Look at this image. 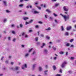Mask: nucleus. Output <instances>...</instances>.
Returning <instances> with one entry per match:
<instances>
[{
    "instance_id": "41",
    "label": "nucleus",
    "mask_w": 76,
    "mask_h": 76,
    "mask_svg": "<svg viewBox=\"0 0 76 76\" xmlns=\"http://www.w3.org/2000/svg\"><path fill=\"white\" fill-rule=\"evenodd\" d=\"M37 8H38V9L39 10H41V7H37Z\"/></svg>"
},
{
    "instance_id": "3",
    "label": "nucleus",
    "mask_w": 76,
    "mask_h": 76,
    "mask_svg": "<svg viewBox=\"0 0 76 76\" xmlns=\"http://www.w3.org/2000/svg\"><path fill=\"white\" fill-rule=\"evenodd\" d=\"M63 9L65 11V12H68L69 9L67 8V7L66 6H64L63 7Z\"/></svg>"
},
{
    "instance_id": "27",
    "label": "nucleus",
    "mask_w": 76,
    "mask_h": 76,
    "mask_svg": "<svg viewBox=\"0 0 76 76\" xmlns=\"http://www.w3.org/2000/svg\"><path fill=\"white\" fill-rule=\"evenodd\" d=\"M46 12H48V13H51V11H50L49 10L47 9L46 10Z\"/></svg>"
},
{
    "instance_id": "56",
    "label": "nucleus",
    "mask_w": 76,
    "mask_h": 76,
    "mask_svg": "<svg viewBox=\"0 0 76 76\" xmlns=\"http://www.w3.org/2000/svg\"><path fill=\"white\" fill-rule=\"evenodd\" d=\"M11 37H8V39L9 41H10Z\"/></svg>"
},
{
    "instance_id": "62",
    "label": "nucleus",
    "mask_w": 76,
    "mask_h": 76,
    "mask_svg": "<svg viewBox=\"0 0 76 76\" xmlns=\"http://www.w3.org/2000/svg\"><path fill=\"white\" fill-rule=\"evenodd\" d=\"M24 14L25 15H27V12H24Z\"/></svg>"
},
{
    "instance_id": "24",
    "label": "nucleus",
    "mask_w": 76,
    "mask_h": 76,
    "mask_svg": "<svg viewBox=\"0 0 76 76\" xmlns=\"http://www.w3.org/2000/svg\"><path fill=\"white\" fill-rule=\"evenodd\" d=\"M59 4H55V7H57L58 6H59Z\"/></svg>"
},
{
    "instance_id": "26",
    "label": "nucleus",
    "mask_w": 76,
    "mask_h": 76,
    "mask_svg": "<svg viewBox=\"0 0 76 76\" xmlns=\"http://www.w3.org/2000/svg\"><path fill=\"white\" fill-rule=\"evenodd\" d=\"M34 13L36 14L37 13L38 14V13H39V12H37V11H35L34 12Z\"/></svg>"
},
{
    "instance_id": "51",
    "label": "nucleus",
    "mask_w": 76,
    "mask_h": 76,
    "mask_svg": "<svg viewBox=\"0 0 76 76\" xmlns=\"http://www.w3.org/2000/svg\"><path fill=\"white\" fill-rule=\"evenodd\" d=\"M53 58L55 60H57V57H54Z\"/></svg>"
},
{
    "instance_id": "8",
    "label": "nucleus",
    "mask_w": 76,
    "mask_h": 76,
    "mask_svg": "<svg viewBox=\"0 0 76 76\" xmlns=\"http://www.w3.org/2000/svg\"><path fill=\"white\" fill-rule=\"evenodd\" d=\"M29 56V54L28 53H27L25 54L24 57L25 58H26L28 57Z\"/></svg>"
},
{
    "instance_id": "9",
    "label": "nucleus",
    "mask_w": 76,
    "mask_h": 76,
    "mask_svg": "<svg viewBox=\"0 0 76 76\" xmlns=\"http://www.w3.org/2000/svg\"><path fill=\"white\" fill-rule=\"evenodd\" d=\"M36 54H37V53H36L35 51H33L31 53L32 56H34V55H36Z\"/></svg>"
},
{
    "instance_id": "28",
    "label": "nucleus",
    "mask_w": 76,
    "mask_h": 76,
    "mask_svg": "<svg viewBox=\"0 0 76 76\" xmlns=\"http://www.w3.org/2000/svg\"><path fill=\"white\" fill-rule=\"evenodd\" d=\"M53 15L54 16H55V17H57V16H58V15L56 14V13H53Z\"/></svg>"
},
{
    "instance_id": "47",
    "label": "nucleus",
    "mask_w": 76,
    "mask_h": 76,
    "mask_svg": "<svg viewBox=\"0 0 76 76\" xmlns=\"http://www.w3.org/2000/svg\"><path fill=\"white\" fill-rule=\"evenodd\" d=\"M16 40V39L14 38L13 39L12 41H13V42H15Z\"/></svg>"
},
{
    "instance_id": "34",
    "label": "nucleus",
    "mask_w": 76,
    "mask_h": 76,
    "mask_svg": "<svg viewBox=\"0 0 76 76\" xmlns=\"http://www.w3.org/2000/svg\"><path fill=\"white\" fill-rule=\"evenodd\" d=\"M5 63L6 64H9V61L7 60L5 61Z\"/></svg>"
},
{
    "instance_id": "1",
    "label": "nucleus",
    "mask_w": 76,
    "mask_h": 76,
    "mask_svg": "<svg viewBox=\"0 0 76 76\" xmlns=\"http://www.w3.org/2000/svg\"><path fill=\"white\" fill-rule=\"evenodd\" d=\"M60 15H61V16H62V17H63L65 21H66L67 19H69V15H67V16L66 15H64L61 13L60 14Z\"/></svg>"
},
{
    "instance_id": "33",
    "label": "nucleus",
    "mask_w": 76,
    "mask_h": 76,
    "mask_svg": "<svg viewBox=\"0 0 76 76\" xmlns=\"http://www.w3.org/2000/svg\"><path fill=\"white\" fill-rule=\"evenodd\" d=\"M45 67L46 69H48V65H45Z\"/></svg>"
},
{
    "instance_id": "7",
    "label": "nucleus",
    "mask_w": 76,
    "mask_h": 76,
    "mask_svg": "<svg viewBox=\"0 0 76 76\" xmlns=\"http://www.w3.org/2000/svg\"><path fill=\"white\" fill-rule=\"evenodd\" d=\"M43 52L45 54H48V51L47 49H44L43 50Z\"/></svg>"
},
{
    "instance_id": "10",
    "label": "nucleus",
    "mask_w": 76,
    "mask_h": 76,
    "mask_svg": "<svg viewBox=\"0 0 76 76\" xmlns=\"http://www.w3.org/2000/svg\"><path fill=\"white\" fill-rule=\"evenodd\" d=\"M72 27L71 26H69V27H67L66 28V30L67 31H69V30H70L72 28Z\"/></svg>"
},
{
    "instance_id": "20",
    "label": "nucleus",
    "mask_w": 76,
    "mask_h": 76,
    "mask_svg": "<svg viewBox=\"0 0 76 76\" xmlns=\"http://www.w3.org/2000/svg\"><path fill=\"white\" fill-rule=\"evenodd\" d=\"M23 26V25L22 24H20V27L21 28H22Z\"/></svg>"
},
{
    "instance_id": "37",
    "label": "nucleus",
    "mask_w": 76,
    "mask_h": 76,
    "mask_svg": "<svg viewBox=\"0 0 76 76\" xmlns=\"http://www.w3.org/2000/svg\"><path fill=\"white\" fill-rule=\"evenodd\" d=\"M26 34V32H24L22 33V35L23 36H24V35H25Z\"/></svg>"
},
{
    "instance_id": "14",
    "label": "nucleus",
    "mask_w": 76,
    "mask_h": 76,
    "mask_svg": "<svg viewBox=\"0 0 76 76\" xmlns=\"http://www.w3.org/2000/svg\"><path fill=\"white\" fill-rule=\"evenodd\" d=\"M61 31H64V28L63 27V26H61Z\"/></svg>"
},
{
    "instance_id": "6",
    "label": "nucleus",
    "mask_w": 76,
    "mask_h": 76,
    "mask_svg": "<svg viewBox=\"0 0 76 76\" xmlns=\"http://www.w3.org/2000/svg\"><path fill=\"white\" fill-rule=\"evenodd\" d=\"M3 3L5 7H6V6H7V1H3Z\"/></svg>"
},
{
    "instance_id": "40",
    "label": "nucleus",
    "mask_w": 76,
    "mask_h": 76,
    "mask_svg": "<svg viewBox=\"0 0 76 76\" xmlns=\"http://www.w3.org/2000/svg\"><path fill=\"white\" fill-rule=\"evenodd\" d=\"M6 69V68L5 67H4L2 68V70H5Z\"/></svg>"
},
{
    "instance_id": "38",
    "label": "nucleus",
    "mask_w": 76,
    "mask_h": 76,
    "mask_svg": "<svg viewBox=\"0 0 76 76\" xmlns=\"http://www.w3.org/2000/svg\"><path fill=\"white\" fill-rule=\"evenodd\" d=\"M54 21L56 23H58V22L57 21V20L55 19L54 20Z\"/></svg>"
},
{
    "instance_id": "32",
    "label": "nucleus",
    "mask_w": 76,
    "mask_h": 76,
    "mask_svg": "<svg viewBox=\"0 0 76 76\" xmlns=\"http://www.w3.org/2000/svg\"><path fill=\"white\" fill-rule=\"evenodd\" d=\"M12 34H16V32H15V31H12Z\"/></svg>"
},
{
    "instance_id": "50",
    "label": "nucleus",
    "mask_w": 76,
    "mask_h": 76,
    "mask_svg": "<svg viewBox=\"0 0 76 76\" xmlns=\"http://www.w3.org/2000/svg\"><path fill=\"white\" fill-rule=\"evenodd\" d=\"M18 12H19V13H21V12H22V10H19L18 11Z\"/></svg>"
},
{
    "instance_id": "11",
    "label": "nucleus",
    "mask_w": 76,
    "mask_h": 76,
    "mask_svg": "<svg viewBox=\"0 0 76 76\" xmlns=\"http://www.w3.org/2000/svg\"><path fill=\"white\" fill-rule=\"evenodd\" d=\"M39 72H41L42 70V68L41 66L39 67Z\"/></svg>"
},
{
    "instance_id": "21",
    "label": "nucleus",
    "mask_w": 76,
    "mask_h": 76,
    "mask_svg": "<svg viewBox=\"0 0 76 76\" xmlns=\"http://www.w3.org/2000/svg\"><path fill=\"white\" fill-rule=\"evenodd\" d=\"M48 19L50 20H53V18L52 17H50L48 18Z\"/></svg>"
},
{
    "instance_id": "49",
    "label": "nucleus",
    "mask_w": 76,
    "mask_h": 76,
    "mask_svg": "<svg viewBox=\"0 0 76 76\" xmlns=\"http://www.w3.org/2000/svg\"><path fill=\"white\" fill-rule=\"evenodd\" d=\"M56 76H61V75L59 74H57L55 75Z\"/></svg>"
},
{
    "instance_id": "63",
    "label": "nucleus",
    "mask_w": 76,
    "mask_h": 76,
    "mask_svg": "<svg viewBox=\"0 0 76 76\" xmlns=\"http://www.w3.org/2000/svg\"><path fill=\"white\" fill-rule=\"evenodd\" d=\"M37 45H39L40 44V42H37Z\"/></svg>"
},
{
    "instance_id": "18",
    "label": "nucleus",
    "mask_w": 76,
    "mask_h": 76,
    "mask_svg": "<svg viewBox=\"0 0 76 76\" xmlns=\"http://www.w3.org/2000/svg\"><path fill=\"white\" fill-rule=\"evenodd\" d=\"M36 65H37V64H33V69H34L35 68V66H36Z\"/></svg>"
},
{
    "instance_id": "23",
    "label": "nucleus",
    "mask_w": 76,
    "mask_h": 76,
    "mask_svg": "<svg viewBox=\"0 0 76 76\" xmlns=\"http://www.w3.org/2000/svg\"><path fill=\"white\" fill-rule=\"evenodd\" d=\"M11 26L12 28H14L15 26V25L13 24H12Z\"/></svg>"
},
{
    "instance_id": "59",
    "label": "nucleus",
    "mask_w": 76,
    "mask_h": 76,
    "mask_svg": "<svg viewBox=\"0 0 76 76\" xmlns=\"http://www.w3.org/2000/svg\"><path fill=\"white\" fill-rule=\"evenodd\" d=\"M13 64H14V62H11V64L12 65H13Z\"/></svg>"
},
{
    "instance_id": "25",
    "label": "nucleus",
    "mask_w": 76,
    "mask_h": 76,
    "mask_svg": "<svg viewBox=\"0 0 76 76\" xmlns=\"http://www.w3.org/2000/svg\"><path fill=\"white\" fill-rule=\"evenodd\" d=\"M59 53H60V54H64V53L63 52V51H61L59 52Z\"/></svg>"
},
{
    "instance_id": "22",
    "label": "nucleus",
    "mask_w": 76,
    "mask_h": 76,
    "mask_svg": "<svg viewBox=\"0 0 76 76\" xmlns=\"http://www.w3.org/2000/svg\"><path fill=\"white\" fill-rule=\"evenodd\" d=\"M74 41V39H70L69 40V41L70 42H73V41Z\"/></svg>"
},
{
    "instance_id": "44",
    "label": "nucleus",
    "mask_w": 76,
    "mask_h": 76,
    "mask_svg": "<svg viewBox=\"0 0 76 76\" xmlns=\"http://www.w3.org/2000/svg\"><path fill=\"white\" fill-rule=\"evenodd\" d=\"M35 40L36 41H38V37H36L35 38Z\"/></svg>"
},
{
    "instance_id": "15",
    "label": "nucleus",
    "mask_w": 76,
    "mask_h": 76,
    "mask_svg": "<svg viewBox=\"0 0 76 76\" xmlns=\"http://www.w3.org/2000/svg\"><path fill=\"white\" fill-rule=\"evenodd\" d=\"M64 35L65 36H68L69 33H68V32H66L65 33Z\"/></svg>"
},
{
    "instance_id": "54",
    "label": "nucleus",
    "mask_w": 76,
    "mask_h": 76,
    "mask_svg": "<svg viewBox=\"0 0 76 76\" xmlns=\"http://www.w3.org/2000/svg\"><path fill=\"white\" fill-rule=\"evenodd\" d=\"M39 23H40V24H42V23H42V22L41 21H39Z\"/></svg>"
},
{
    "instance_id": "5",
    "label": "nucleus",
    "mask_w": 76,
    "mask_h": 76,
    "mask_svg": "<svg viewBox=\"0 0 76 76\" xmlns=\"http://www.w3.org/2000/svg\"><path fill=\"white\" fill-rule=\"evenodd\" d=\"M22 69L24 70L25 69V68H27V64H25L23 65L22 66Z\"/></svg>"
},
{
    "instance_id": "48",
    "label": "nucleus",
    "mask_w": 76,
    "mask_h": 76,
    "mask_svg": "<svg viewBox=\"0 0 76 76\" xmlns=\"http://www.w3.org/2000/svg\"><path fill=\"white\" fill-rule=\"evenodd\" d=\"M68 73H69L71 74L72 73V72L71 71H69L68 72Z\"/></svg>"
},
{
    "instance_id": "46",
    "label": "nucleus",
    "mask_w": 76,
    "mask_h": 76,
    "mask_svg": "<svg viewBox=\"0 0 76 76\" xmlns=\"http://www.w3.org/2000/svg\"><path fill=\"white\" fill-rule=\"evenodd\" d=\"M29 24V22H26L25 23V25H28V24Z\"/></svg>"
},
{
    "instance_id": "4",
    "label": "nucleus",
    "mask_w": 76,
    "mask_h": 76,
    "mask_svg": "<svg viewBox=\"0 0 76 76\" xmlns=\"http://www.w3.org/2000/svg\"><path fill=\"white\" fill-rule=\"evenodd\" d=\"M67 64V62H64L61 65V67L62 68H63L64 67H65L66 64Z\"/></svg>"
},
{
    "instance_id": "31",
    "label": "nucleus",
    "mask_w": 76,
    "mask_h": 76,
    "mask_svg": "<svg viewBox=\"0 0 76 76\" xmlns=\"http://www.w3.org/2000/svg\"><path fill=\"white\" fill-rule=\"evenodd\" d=\"M45 19H47V18H48V15H45Z\"/></svg>"
},
{
    "instance_id": "52",
    "label": "nucleus",
    "mask_w": 76,
    "mask_h": 76,
    "mask_svg": "<svg viewBox=\"0 0 76 76\" xmlns=\"http://www.w3.org/2000/svg\"><path fill=\"white\" fill-rule=\"evenodd\" d=\"M33 31V30H29V32H32Z\"/></svg>"
},
{
    "instance_id": "30",
    "label": "nucleus",
    "mask_w": 76,
    "mask_h": 76,
    "mask_svg": "<svg viewBox=\"0 0 76 76\" xmlns=\"http://www.w3.org/2000/svg\"><path fill=\"white\" fill-rule=\"evenodd\" d=\"M33 20H30V21H29V23H32V22H33Z\"/></svg>"
},
{
    "instance_id": "13",
    "label": "nucleus",
    "mask_w": 76,
    "mask_h": 76,
    "mask_svg": "<svg viewBox=\"0 0 76 76\" xmlns=\"http://www.w3.org/2000/svg\"><path fill=\"white\" fill-rule=\"evenodd\" d=\"M7 18H5L3 20V22H4V23H6V22H7Z\"/></svg>"
},
{
    "instance_id": "39",
    "label": "nucleus",
    "mask_w": 76,
    "mask_h": 76,
    "mask_svg": "<svg viewBox=\"0 0 76 76\" xmlns=\"http://www.w3.org/2000/svg\"><path fill=\"white\" fill-rule=\"evenodd\" d=\"M25 38H28V35L27 34H26L25 35Z\"/></svg>"
},
{
    "instance_id": "2",
    "label": "nucleus",
    "mask_w": 76,
    "mask_h": 76,
    "mask_svg": "<svg viewBox=\"0 0 76 76\" xmlns=\"http://www.w3.org/2000/svg\"><path fill=\"white\" fill-rule=\"evenodd\" d=\"M11 69H12V70H13L14 71H15V70H18L19 69H20V67L19 66H16L15 67V69H13V67H11L10 68Z\"/></svg>"
},
{
    "instance_id": "12",
    "label": "nucleus",
    "mask_w": 76,
    "mask_h": 76,
    "mask_svg": "<svg viewBox=\"0 0 76 76\" xmlns=\"http://www.w3.org/2000/svg\"><path fill=\"white\" fill-rule=\"evenodd\" d=\"M23 19L24 20H26L27 19H29V18L24 17L23 18Z\"/></svg>"
},
{
    "instance_id": "19",
    "label": "nucleus",
    "mask_w": 76,
    "mask_h": 76,
    "mask_svg": "<svg viewBox=\"0 0 76 76\" xmlns=\"http://www.w3.org/2000/svg\"><path fill=\"white\" fill-rule=\"evenodd\" d=\"M53 69L54 70H55L56 69H57V68H56V66H55L54 65L53 66Z\"/></svg>"
},
{
    "instance_id": "36",
    "label": "nucleus",
    "mask_w": 76,
    "mask_h": 76,
    "mask_svg": "<svg viewBox=\"0 0 76 76\" xmlns=\"http://www.w3.org/2000/svg\"><path fill=\"white\" fill-rule=\"evenodd\" d=\"M6 13H10V11L8 10H6Z\"/></svg>"
},
{
    "instance_id": "45",
    "label": "nucleus",
    "mask_w": 76,
    "mask_h": 76,
    "mask_svg": "<svg viewBox=\"0 0 76 76\" xmlns=\"http://www.w3.org/2000/svg\"><path fill=\"white\" fill-rule=\"evenodd\" d=\"M32 50V49H31L29 50V51H28V53H30V52H31Z\"/></svg>"
},
{
    "instance_id": "64",
    "label": "nucleus",
    "mask_w": 76,
    "mask_h": 76,
    "mask_svg": "<svg viewBox=\"0 0 76 76\" xmlns=\"http://www.w3.org/2000/svg\"><path fill=\"white\" fill-rule=\"evenodd\" d=\"M46 7V5L45 4H44V5H43V7Z\"/></svg>"
},
{
    "instance_id": "17",
    "label": "nucleus",
    "mask_w": 76,
    "mask_h": 76,
    "mask_svg": "<svg viewBox=\"0 0 76 76\" xmlns=\"http://www.w3.org/2000/svg\"><path fill=\"white\" fill-rule=\"evenodd\" d=\"M75 58L74 57H71L70 58V60H72V61H73V60H75Z\"/></svg>"
},
{
    "instance_id": "29",
    "label": "nucleus",
    "mask_w": 76,
    "mask_h": 76,
    "mask_svg": "<svg viewBox=\"0 0 76 76\" xmlns=\"http://www.w3.org/2000/svg\"><path fill=\"white\" fill-rule=\"evenodd\" d=\"M23 4H21L19 5V7H23Z\"/></svg>"
},
{
    "instance_id": "55",
    "label": "nucleus",
    "mask_w": 76,
    "mask_h": 76,
    "mask_svg": "<svg viewBox=\"0 0 76 76\" xmlns=\"http://www.w3.org/2000/svg\"><path fill=\"white\" fill-rule=\"evenodd\" d=\"M39 27V26L38 25H36L35 26V28H38Z\"/></svg>"
},
{
    "instance_id": "57",
    "label": "nucleus",
    "mask_w": 76,
    "mask_h": 76,
    "mask_svg": "<svg viewBox=\"0 0 76 76\" xmlns=\"http://www.w3.org/2000/svg\"><path fill=\"white\" fill-rule=\"evenodd\" d=\"M57 42H60V39H58L57 40Z\"/></svg>"
},
{
    "instance_id": "35",
    "label": "nucleus",
    "mask_w": 76,
    "mask_h": 76,
    "mask_svg": "<svg viewBox=\"0 0 76 76\" xmlns=\"http://www.w3.org/2000/svg\"><path fill=\"white\" fill-rule=\"evenodd\" d=\"M45 44L44 43H43L42 44V46H41V48H43V47H44V46H45Z\"/></svg>"
},
{
    "instance_id": "42",
    "label": "nucleus",
    "mask_w": 76,
    "mask_h": 76,
    "mask_svg": "<svg viewBox=\"0 0 76 76\" xmlns=\"http://www.w3.org/2000/svg\"><path fill=\"white\" fill-rule=\"evenodd\" d=\"M46 38H47L48 39H50V37L48 36H47L46 37Z\"/></svg>"
},
{
    "instance_id": "43",
    "label": "nucleus",
    "mask_w": 76,
    "mask_h": 76,
    "mask_svg": "<svg viewBox=\"0 0 76 76\" xmlns=\"http://www.w3.org/2000/svg\"><path fill=\"white\" fill-rule=\"evenodd\" d=\"M53 50H54L55 51H56V48H55L54 47H53Z\"/></svg>"
},
{
    "instance_id": "61",
    "label": "nucleus",
    "mask_w": 76,
    "mask_h": 76,
    "mask_svg": "<svg viewBox=\"0 0 76 76\" xmlns=\"http://www.w3.org/2000/svg\"><path fill=\"white\" fill-rule=\"evenodd\" d=\"M52 1H53V2H54V1H57V0H51Z\"/></svg>"
},
{
    "instance_id": "60",
    "label": "nucleus",
    "mask_w": 76,
    "mask_h": 76,
    "mask_svg": "<svg viewBox=\"0 0 76 76\" xmlns=\"http://www.w3.org/2000/svg\"><path fill=\"white\" fill-rule=\"evenodd\" d=\"M20 73V71H19L17 72L16 73L17 74H19Z\"/></svg>"
},
{
    "instance_id": "58",
    "label": "nucleus",
    "mask_w": 76,
    "mask_h": 76,
    "mask_svg": "<svg viewBox=\"0 0 76 76\" xmlns=\"http://www.w3.org/2000/svg\"><path fill=\"white\" fill-rule=\"evenodd\" d=\"M60 73H62V69H60Z\"/></svg>"
},
{
    "instance_id": "16",
    "label": "nucleus",
    "mask_w": 76,
    "mask_h": 76,
    "mask_svg": "<svg viewBox=\"0 0 76 76\" xmlns=\"http://www.w3.org/2000/svg\"><path fill=\"white\" fill-rule=\"evenodd\" d=\"M45 30V31H50V30H51V28L50 27H49L48 28H46Z\"/></svg>"
},
{
    "instance_id": "53",
    "label": "nucleus",
    "mask_w": 76,
    "mask_h": 76,
    "mask_svg": "<svg viewBox=\"0 0 76 76\" xmlns=\"http://www.w3.org/2000/svg\"><path fill=\"white\" fill-rule=\"evenodd\" d=\"M69 45H70V44H69V43H67L66 45V46H67V47H69Z\"/></svg>"
}]
</instances>
